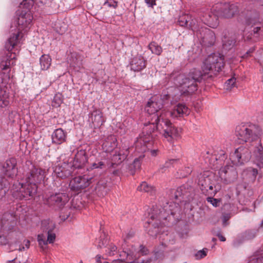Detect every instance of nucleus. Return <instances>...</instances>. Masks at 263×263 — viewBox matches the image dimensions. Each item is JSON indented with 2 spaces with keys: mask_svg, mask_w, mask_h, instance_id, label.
Segmentation results:
<instances>
[{
  "mask_svg": "<svg viewBox=\"0 0 263 263\" xmlns=\"http://www.w3.org/2000/svg\"><path fill=\"white\" fill-rule=\"evenodd\" d=\"M214 178L213 175L208 172L199 177L198 185L202 193L206 196H214L220 189Z\"/></svg>",
  "mask_w": 263,
  "mask_h": 263,
  "instance_id": "1a4fd4ad",
  "label": "nucleus"
},
{
  "mask_svg": "<svg viewBox=\"0 0 263 263\" xmlns=\"http://www.w3.org/2000/svg\"><path fill=\"white\" fill-rule=\"evenodd\" d=\"M146 61L141 55L134 57L130 62L131 70L134 71H140L146 67Z\"/></svg>",
  "mask_w": 263,
  "mask_h": 263,
  "instance_id": "b1692460",
  "label": "nucleus"
},
{
  "mask_svg": "<svg viewBox=\"0 0 263 263\" xmlns=\"http://www.w3.org/2000/svg\"><path fill=\"white\" fill-rule=\"evenodd\" d=\"M89 118L95 128L100 127L105 122L103 113L99 109H95L89 114Z\"/></svg>",
  "mask_w": 263,
  "mask_h": 263,
  "instance_id": "393cba45",
  "label": "nucleus"
},
{
  "mask_svg": "<svg viewBox=\"0 0 263 263\" xmlns=\"http://www.w3.org/2000/svg\"><path fill=\"white\" fill-rule=\"evenodd\" d=\"M154 119L155 121H161L160 122L161 130L163 138L170 143H173L174 141L180 137V131L171 122L166 118H164L163 114L158 116L155 115Z\"/></svg>",
  "mask_w": 263,
  "mask_h": 263,
  "instance_id": "0eeeda50",
  "label": "nucleus"
},
{
  "mask_svg": "<svg viewBox=\"0 0 263 263\" xmlns=\"http://www.w3.org/2000/svg\"><path fill=\"white\" fill-rule=\"evenodd\" d=\"M153 189V186L148 184L146 182H142V183L138 187L137 189L138 191L147 193L152 191Z\"/></svg>",
  "mask_w": 263,
  "mask_h": 263,
  "instance_id": "79ce46f5",
  "label": "nucleus"
},
{
  "mask_svg": "<svg viewBox=\"0 0 263 263\" xmlns=\"http://www.w3.org/2000/svg\"><path fill=\"white\" fill-rule=\"evenodd\" d=\"M23 7L26 9L21 11L18 14L17 24L18 30L16 32L12 34L8 38L5 43V48L8 51H11L15 47L21 44L22 36L21 34L22 31L28 28L32 22L33 16L29 11V8H27V4L25 6L21 5Z\"/></svg>",
  "mask_w": 263,
  "mask_h": 263,
  "instance_id": "39448f33",
  "label": "nucleus"
},
{
  "mask_svg": "<svg viewBox=\"0 0 263 263\" xmlns=\"http://www.w3.org/2000/svg\"><path fill=\"white\" fill-rule=\"evenodd\" d=\"M217 236L218 237L219 239L221 241H226V238L222 236L220 233H218Z\"/></svg>",
  "mask_w": 263,
  "mask_h": 263,
  "instance_id": "774afa93",
  "label": "nucleus"
},
{
  "mask_svg": "<svg viewBox=\"0 0 263 263\" xmlns=\"http://www.w3.org/2000/svg\"><path fill=\"white\" fill-rule=\"evenodd\" d=\"M163 107V102L161 101V99H156V98L152 97L147 103L146 106V110L149 114L153 115L152 118V120H154V117L155 115L160 116L162 114H163V117L165 118H166V114H164V112L166 111V110H162L161 111L160 114H156Z\"/></svg>",
  "mask_w": 263,
  "mask_h": 263,
  "instance_id": "f3484780",
  "label": "nucleus"
},
{
  "mask_svg": "<svg viewBox=\"0 0 263 263\" xmlns=\"http://www.w3.org/2000/svg\"><path fill=\"white\" fill-rule=\"evenodd\" d=\"M200 18L203 23L211 28H216L218 25V9L213 7L212 9L202 8L200 11Z\"/></svg>",
  "mask_w": 263,
  "mask_h": 263,
  "instance_id": "f8f14e48",
  "label": "nucleus"
},
{
  "mask_svg": "<svg viewBox=\"0 0 263 263\" xmlns=\"http://www.w3.org/2000/svg\"><path fill=\"white\" fill-rule=\"evenodd\" d=\"M231 216L230 214H224L222 216V224L223 226H227L228 223L227 221L230 218Z\"/></svg>",
  "mask_w": 263,
  "mask_h": 263,
  "instance_id": "864d4df0",
  "label": "nucleus"
},
{
  "mask_svg": "<svg viewBox=\"0 0 263 263\" xmlns=\"http://www.w3.org/2000/svg\"><path fill=\"white\" fill-rule=\"evenodd\" d=\"M182 172H180V177H185L191 173L192 172V168L191 167H185Z\"/></svg>",
  "mask_w": 263,
  "mask_h": 263,
  "instance_id": "3c124183",
  "label": "nucleus"
},
{
  "mask_svg": "<svg viewBox=\"0 0 263 263\" xmlns=\"http://www.w3.org/2000/svg\"><path fill=\"white\" fill-rule=\"evenodd\" d=\"M16 54L14 53L8 52L4 57L0 63V67L2 70L10 69L11 66L15 65Z\"/></svg>",
  "mask_w": 263,
  "mask_h": 263,
  "instance_id": "cd10ccee",
  "label": "nucleus"
},
{
  "mask_svg": "<svg viewBox=\"0 0 263 263\" xmlns=\"http://www.w3.org/2000/svg\"><path fill=\"white\" fill-rule=\"evenodd\" d=\"M219 175L225 183L230 184L234 182L237 178V172L233 165H226L219 171Z\"/></svg>",
  "mask_w": 263,
  "mask_h": 263,
  "instance_id": "dca6fc26",
  "label": "nucleus"
},
{
  "mask_svg": "<svg viewBox=\"0 0 263 263\" xmlns=\"http://www.w3.org/2000/svg\"><path fill=\"white\" fill-rule=\"evenodd\" d=\"M117 140L114 135H110L107 137L103 142L102 146L106 153H113L114 150L117 148Z\"/></svg>",
  "mask_w": 263,
  "mask_h": 263,
  "instance_id": "c85d7f7f",
  "label": "nucleus"
},
{
  "mask_svg": "<svg viewBox=\"0 0 263 263\" xmlns=\"http://www.w3.org/2000/svg\"><path fill=\"white\" fill-rule=\"evenodd\" d=\"M72 61L70 65L73 67H80L82 64V59L81 57L77 53H73L72 55Z\"/></svg>",
  "mask_w": 263,
  "mask_h": 263,
  "instance_id": "ea45409f",
  "label": "nucleus"
},
{
  "mask_svg": "<svg viewBox=\"0 0 263 263\" xmlns=\"http://www.w3.org/2000/svg\"><path fill=\"white\" fill-rule=\"evenodd\" d=\"M152 147L149 149V150H151L150 151V153H151V154L152 156H156L157 155V154H158V149H151ZM149 151V149H148ZM148 151V150H147L146 152Z\"/></svg>",
  "mask_w": 263,
  "mask_h": 263,
  "instance_id": "0e129e2a",
  "label": "nucleus"
},
{
  "mask_svg": "<svg viewBox=\"0 0 263 263\" xmlns=\"http://www.w3.org/2000/svg\"><path fill=\"white\" fill-rule=\"evenodd\" d=\"M224 57L219 53L209 55L203 63L202 71L194 68L191 70L188 76L197 83L206 76L212 78L216 75L224 66Z\"/></svg>",
  "mask_w": 263,
  "mask_h": 263,
  "instance_id": "f03ea898",
  "label": "nucleus"
},
{
  "mask_svg": "<svg viewBox=\"0 0 263 263\" xmlns=\"http://www.w3.org/2000/svg\"><path fill=\"white\" fill-rule=\"evenodd\" d=\"M7 184V180L4 177H0V190L6 187Z\"/></svg>",
  "mask_w": 263,
  "mask_h": 263,
  "instance_id": "5fc2aeb1",
  "label": "nucleus"
},
{
  "mask_svg": "<svg viewBox=\"0 0 263 263\" xmlns=\"http://www.w3.org/2000/svg\"><path fill=\"white\" fill-rule=\"evenodd\" d=\"M144 156H140L139 158H136L133 163V167L135 170H139L141 167V160Z\"/></svg>",
  "mask_w": 263,
  "mask_h": 263,
  "instance_id": "49530a36",
  "label": "nucleus"
},
{
  "mask_svg": "<svg viewBox=\"0 0 263 263\" xmlns=\"http://www.w3.org/2000/svg\"><path fill=\"white\" fill-rule=\"evenodd\" d=\"M193 20H196L192 18L191 15L188 14H183L179 16L178 22L180 26L182 27L189 26L191 29L190 24Z\"/></svg>",
  "mask_w": 263,
  "mask_h": 263,
  "instance_id": "473e14b6",
  "label": "nucleus"
},
{
  "mask_svg": "<svg viewBox=\"0 0 263 263\" xmlns=\"http://www.w3.org/2000/svg\"><path fill=\"white\" fill-rule=\"evenodd\" d=\"M96 191L100 196H103L105 195L108 191L106 181L105 180H100L97 184Z\"/></svg>",
  "mask_w": 263,
  "mask_h": 263,
  "instance_id": "7c9ffc66",
  "label": "nucleus"
},
{
  "mask_svg": "<svg viewBox=\"0 0 263 263\" xmlns=\"http://www.w3.org/2000/svg\"><path fill=\"white\" fill-rule=\"evenodd\" d=\"M41 69L47 70L50 66L51 58L48 54H43L40 59Z\"/></svg>",
  "mask_w": 263,
  "mask_h": 263,
  "instance_id": "2f4dec72",
  "label": "nucleus"
},
{
  "mask_svg": "<svg viewBox=\"0 0 263 263\" xmlns=\"http://www.w3.org/2000/svg\"><path fill=\"white\" fill-rule=\"evenodd\" d=\"M156 98V99H161V101L163 102V103H164L165 101L167 100L170 98V96L168 94H164L161 95L159 98V97H154Z\"/></svg>",
  "mask_w": 263,
  "mask_h": 263,
  "instance_id": "13d9d810",
  "label": "nucleus"
},
{
  "mask_svg": "<svg viewBox=\"0 0 263 263\" xmlns=\"http://www.w3.org/2000/svg\"><path fill=\"white\" fill-rule=\"evenodd\" d=\"M218 9V14L219 16L226 18H231L238 12V8L235 4H224L216 6Z\"/></svg>",
  "mask_w": 263,
  "mask_h": 263,
  "instance_id": "a211bd4d",
  "label": "nucleus"
},
{
  "mask_svg": "<svg viewBox=\"0 0 263 263\" xmlns=\"http://www.w3.org/2000/svg\"><path fill=\"white\" fill-rule=\"evenodd\" d=\"M34 1H35L39 5H44L48 3L49 0H34Z\"/></svg>",
  "mask_w": 263,
  "mask_h": 263,
  "instance_id": "e2e57ef3",
  "label": "nucleus"
},
{
  "mask_svg": "<svg viewBox=\"0 0 263 263\" xmlns=\"http://www.w3.org/2000/svg\"><path fill=\"white\" fill-rule=\"evenodd\" d=\"M256 235V232L254 230H249L245 231L243 234L239 236L242 240H249L254 238Z\"/></svg>",
  "mask_w": 263,
  "mask_h": 263,
  "instance_id": "58836bf2",
  "label": "nucleus"
},
{
  "mask_svg": "<svg viewBox=\"0 0 263 263\" xmlns=\"http://www.w3.org/2000/svg\"><path fill=\"white\" fill-rule=\"evenodd\" d=\"M104 5H107L109 7L116 8L118 6V2L116 0H106Z\"/></svg>",
  "mask_w": 263,
  "mask_h": 263,
  "instance_id": "09e8293b",
  "label": "nucleus"
},
{
  "mask_svg": "<svg viewBox=\"0 0 263 263\" xmlns=\"http://www.w3.org/2000/svg\"><path fill=\"white\" fill-rule=\"evenodd\" d=\"M148 48L152 53L157 55H160L163 50L162 48L155 42H152L149 44Z\"/></svg>",
  "mask_w": 263,
  "mask_h": 263,
  "instance_id": "4c0bfd02",
  "label": "nucleus"
},
{
  "mask_svg": "<svg viewBox=\"0 0 263 263\" xmlns=\"http://www.w3.org/2000/svg\"><path fill=\"white\" fill-rule=\"evenodd\" d=\"M98 247L100 248L106 247L108 243V239L106 238L105 234L100 236V238L98 240Z\"/></svg>",
  "mask_w": 263,
  "mask_h": 263,
  "instance_id": "a18cd8bd",
  "label": "nucleus"
},
{
  "mask_svg": "<svg viewBox=\"0 0 263 263\" xmlns=\"http://www.w3.org/2000/svg\"><path fill=\"white\" fill-rule=\"evenodd\" d=\"M96 262H97V263H109L106 261H101V257L99 255H97L96 256Z\"/></svg>",
  "mask_w": 263,
  "mask_h": 263,
  "instance_id": "69168bd1",
  "label": "nucleus"
},
{
  "mask_svg": "<svg viewBox=\"0 0 263 263\" xmlns=\"http://www.w3.org/2000/svg\"><path fill=\"white\" fill-rule=\"evenodd\" d=\"M28 172L25 182L13 184L11 192L13 197L20 200H29L33 198L37 192V183H40L46 177V171L34 166L30 161L26 162Z\"/></svg>",
  "mask_w": 263,
  "mask_h": 263,
  "instance_id": "f257e3e1",
  "label": "nucleus"
},
{
  "mask_svg": "<svg viewBox=\"0 0 263 263\" xmlns=\"http://www.w3.org/2000/svg\"><path fill=\"white\" fill-rule=\"evenodd\" d=\"M9 103L8 93L0 87V106L4 107L7 106Z\"/></svg>",
  "mask_w": 263,
  "mask_h": 263,
  "instance_id": "c9c22d12",
  "label": "nucleus"
},
{
  "mask_svg": "<svg viewBox=\"0 0 263 263\" xmlns=\"http://www.w3.org/2000/svg\"><path fill=\"white\" fill-rule=\"evenodd\" d=\"M160 122L161 121L155 120L144 124L143 132L140 134L135 142L136 150L139 153H145L152 147L153 140L157 136V131H161Z\"/></svg>",
  "mask_w": 263,
  "mask_h": 263,
  "instance_id": "7ed1b4c3",
  "label": "nucleus"
},
{
  "mask_svg": "<svg viewBox=\"0 0 263 263\" xmlns=\"http://www.w3.org/2000/svg\"><path fill=\"white\" fill-rule=\"evenodd\" d=\"M222 42L223 47L226 50H229L231 49L235 45V44L236 43V41L235 39L227 37H224Z\"/></svg>",
  "mask_w": 263,
  "mask_h": 263,
  "instance_id": "a19ab883",
  "label": "nucleus"
},
{
  "mask_svg": "<svg viewBox=\"0 0 263 263\" xmlns=\"http://www.w3.org/2000/svg\"><path fill=\"white\" fill-rule=\"evenodd\" d=\"M104 165V163L102 161H100V162H98V163H93L92 164V167L93 168H103V166Z\"/></svg>",
  "mask_w": 263,
  "mask_h": 263,
  "instance_id": "bf43d9fd",
  "label": "nucleus"
},
{
  "mask_svg": "<svg viewBox=\"0 0 263 263\" xmlns=\"http://www.w3.org/2000/svg\"><path fill=\"white\" fill-rule=\"evenodd\" d=\"M255 50V48L254 47L250 48V49L246 53V54L243 55V57L246 58L248 56H250V53H253Z\"/></svg>",
  "mask_w": 263,
  "mask_h": 263,
  "instance_id": "680f3d73",
  "label": "nucleus"
},
{
  "mask_svg": "<svg viewBox=\"0 0 263 263\" xmlns=\"http://www.w3.org/2000/svg\"><path fill=\"white\" fill-rule=\"evenodd\" d=\"M194 190L188 184H184L178 187L175 192V198L179 202H189L194 196Z\"/></svg>",
  "mask_w": 263,
  "mask_h": 263,
  "instance_id": "4468645a",
  "label": "nucleus"
},
{
  "mask_svg": "<svg viewBox=\"0 0 263 263\" xmlns=\"http://www.w3.org/2000/svg\"><path fill=\"white\" fill-rule=\"evenodd\" d=\"M206 200L208 202L212 204L214 207L219 206L220 205V202H221V199L214 198L212 196L208 197L206 198Z\"/></svg>",
  "mask_w": 263,
  "mask_h": 263,
  "instance_id": "de8ad7c7",
  "label": "nucleus"
},
{
  "mask_svg": "<svg viewBox=\"0 0 263 263\" xmlns=\"http://www.w3.org/2000/svg\"><path fill=\"white\" fill-rule=\"evenodd\" d=\"M248 263H263V250L256 252L250 257Z\"/></svg>",
  "mask_w": 263,
  "mask_h": 263,
  "instance_id": "e433bc0d",
  "label": "nucleus"
},
{
  "mask_svg": "<svg viewBox=\"0 0 263 263\" xmlns=\"http://www.w3.org/2000/svg\"><path fill=\"white\" fill-rule=\"evenodd\" d=\"M191 29L194 31L197 37L200 40V43L205 46L213 45L216 40L215 33L210 29L200 25L196 20H193L190 24Z\"/></svg>",
  "mask_w": 263,
  "mask_h": 263,
  "instance_id": "6e6552de",
  "label": "nucleus"
},
{
  "mask_svg": "<svg viewBox=\"0 0 263 263\" xmlns=\"http://www.w3.org/2000/svg\"><path fill=\"white\" fill-rule=\"evenodd\" d=\"M108 249L109 250L108 254L109 256L114 255L115 252L116 251L117 248L114 245L111 244L109 245Z\"/></svg>",
  "mask_w": 263,
  "mask_h": 263,
  "instance_id": "603ef678",
  "label": "nucleus"
},
{
  "mask_svg": "<svg viewBox=\"0 0 263 263\" xmlns=\"http://www.w3.org/2000/svg\"><path fill=\"white\" fill-rule=\"evenodd\" d=\"M87 162V157L85 150L80 149L75 155L72 166L76 168L83 167Z\"/></svg>",
  "mask_w": 263,
  "mask_h": 263,
  "instance_id": "a878e982",
  "label": "nucleus"
},
{
  "mask_svg": "<svg viewBox=\"0 0 263 263\" xmlns=\"http://www.w3.org/2000/svg\"><path fill=\"white\" fill-rule=\"evenodd\" d=\"M52 142L55 144H61L66 139V133L61 128L55 129L52 134Z\"/></svg>",
  "mask_w": 263,
  "mask_h": 263,
  "instance_id": "c756f323",
  "label": "nucleus"
},
{
  "mask_svg": "<svg viewBox=\"0 0 263 263\" xmlns=\"http://www.w3.org/2000/svg\"><path fill=\"white\" fill-rule=\"evenodd\" d=\"M236 78L235 77H232L231 78L228 80L224 84L225 88L227 90H231L232 88L235 86Z\"/></svg>",
  "mask_w": 263,
  "mask_h": 263,
  "instance_id": "c03bdc74",
  "label": "nucleus"
},
{
  "mask_svg": "<svg viewBox=\"0 0 263 263\" xmlns=\"http://www.w3.org/2000/svg\"><path fill=\"white\" fill-rule=\"evenodd\" d=\"M176 81L182 94H191L197 90V83L188 75L179 74Z\"/></svg>",
  "mask_w": 263,
  "mask_h": 263,
  "instance_id": "9b49d317",
  "label": "nucleus"
},
{
  "mask_svg": "<svg viewBox=\"0 0 263 263\" xmlns=\"http://www.w3.org/2000/svg\"><path fill=\"white\" fill-rule=\"evenodd\" d=\"M139 252L142 255H147L149 251L147 248H146L145 247H144L143 245H141L140 246Z\"/></svg>",
  "mask_w": 263,
  "mask_h": 263,
  "instance_id": "6e6d98bb",
  "label": "nucleus"
},
{
  "mask_svg": "<svg viewBox=\"0 0 263 263\" xmlns=\"http://www.w3.org/2000/svg\"><path fill=\"white\" fill-rule=\"evenodd\" d=\"M69 200L68 196L64 193H56L51 195L46 201L50 206H56L59 208L63 206Z\"/></svg>",
  "mask_w": 263,
  "mask_h": 263,
  "instance_id": "412c9836",
  "label": "nucleus"
},
{
  "mask_svg": "<svg viewBox=\"0 0 263 263\" xmlns=\"http://www.w3.org/2000/svg\"><path fill=\"white\" fill-rule=\"evenodd\" d=\"M178 209V204L173 202L166 203L165 205L160 209L154 208L151 213H149L150 218L147 221V224L149 227L152 226L154 230H152L149 228L147 230L148 234L152 236H156L159 232L158 227L162 225L161 220H166L169 215H174Z\"/></svg>",
  "mask_w": 263,
  "mask_h": 263,
  "instance_id": "20e7f679",
  "label": "nucleus"
},
{
  "mask_svg": "<svg viewBox=\"0 0 263 263\" xmlns=\"http://www.w3.org/2000/svg\"><path fill=\"white\" fill-rule=\"evenodd\" d=\"M9 79V74L7 73L5 75V78H2V80L0 81V84L3 83L4 81H6Z\"/></svg>",
  "mask_w": 263,
  "mask_h": 263,
  "instance_id": "338daca9",
  "label": "nucleus"
},
{
  "mask_svg": "<svg viewBox=\"0 0 263 263\" xmlns=\"http://www.w3.org/2000/svg\"><path fill=\"white\" fill-rule=\"evenodd\" d=\"M261 134L260 128L253 124H241L236 126L235 135L240 143L257 140Z\"/></svg>",
  "mask_w": 263,
  "mask_h": 263,
  "instance_id": "423d86ee",
  "label": "nucleus"
},
{
  "mask_svg": "<svg viewBox=\"0 0 263 263\" xmlns=\"http://www.w3.org/2000/svg\"><path fill=\"white\" fill-rule=\"evenodd\" d=\"M92 176L88 174L74 177L70 182V189L73 191L80 192L87 187L92 183Z\"/></svg>",
  "mask_w": 263,
  "mask_h": 263,
  "instance_id": "ddd939ff",
  "label": "nucleus"
},
{
  "mask_svg": "<svg viewBox=\"0 0 263 263\" xmlns=\"http://www.w3.org/2000/svg\"><path fill=\"white\" fill-rule=\"evenodd\" d=\"M16 160L11 158L7 160L2 165V171L4 175L9 178H13L17 173Z\"/></svg>",
  "mask_w": 263,
  "mask_h": 263,
  "instance_id": "aec40b11",
  "label": "nucleus"
},
{
  "mask_svg": "<svg viewBox=\"0 0 263 263\" xmlns=\"http://www.w3.org/2000/svg\"><path fill=\"white\" fill-rule=\"evenodd\" d=\"M145 2L149 7L153 8L156 5V0H145Z\"/></svg>",
  "mask_w": 263,
  "mask_h": 263,
  "instance_id": "052dcab7",
  "label": "nucleus"
},
{
  "mask_svg": "<svg viewBox=\"0 0 263 263\" xmlns=\"http://www.w3.org/2000/svg\"><path fill=\"white\" fill-rule=\"evenodd\" d=\"M165 247L166 245L164 243H162L155 249L154 255L156 259H161L164 258Z\"/></svg>",
  "mask_w": 263,
  "mask_h": 263,
  "instance_id": "72a5a7b5",
  "label": "nucleus"
},
{
  "mask_svg": "<svg viewBox=\"0 0 263 263\" xmlns=\"http://www.w3.org/2000/svg\"><path fill=\"white\" fill-rule=\"evenodd\" d=\"M34 3V0H23V1L21 3V5H24L25 6L27 4L28 6H27V8H29L33 5Z\"/></svg>",
  "mask_w": 263,
  "mask_h": 263,
  "instance_id": "4d7b16f0",
  "label": "nucleus"
},
{
  "mask_svg": "<svg viewBox=\"0 0 263 263\" xmlns=\"http://www.w3.org/2000/svg\"><path fill=\"white\" fill-rule=\"evenodd\" d=\"M179 162V159H171L165 161V163L161 165L159 168V172L162 173H165L167 169L173 167L175 164Z\"/></svg>",
  "mask_w": 263,
  "mask_h": 263,
  "instance_id": "f704fd0d",
  "label": "nucleus"
},
{
  "mask_svg": "<svg viewBox=\"0 0 263 263\" xmlns=\"http://www.w3.org/2000/svg\"><path fill=\"white\" fill-rule=\"evenodd\" d=\"M72 165L70 164L63 163L61 165L57 166L54 172L57 177L61 178H66L71 175L72 173Z\"/></svg>",
  "mask_w": 263,
  "mask_h": 263,
  "instance_id": "5701e85b",
  "label": "nucleus"
},
{
  "mask_svg": "<svg viewBox=\"0 0 263 263\" xmlns=\"http://www.w3.org/2000/svg\"><path fill=\"white\" fill-rule=\"evenodd\" d=\"M41 226L44 233L37 235V241L39 246L43 248L48 243H52L54 241L55 234L53 231L55 224L52 221L44 220L42 221Z\"/></svg>",
  "mask_w": 263,
  "mask_h": 263,
  "instance_id": "9d476101",
  "label": "nucleus"
},
{
  "mask_svg": "<svg viewBox=\"0 0 263 263\" xmlns=\"http://www.w3.org/2000/svg\"><path fill=\"white\" fill-rule=\"evenodd\" d=\"M208 249H203L202 250L199 251L196 254V257L197 259H201L203 258L206 255V252H207Z\"/></svg>",
  "mask_w": 263,
  "mask_h": 263,
  "instance_id": "8fccbe9b",
  "label": "nucleus"
},
{
  "mask_svg": "<svg viewBox=\"0 0 263 263\" xmlns=\"http://www.w3.org/2000/svg\"><path fill=\"white\" fill-rule=\"evenodd\" d=\"M259 17L257 13H255L254 16H250L246 19V24L247 27H250L251 34L254 40L258 39L260 34V26L259 22Z\"/></svg>",
  "mask_w": 263,
  "mask_h": 263,
  "instance_id": "6ab92c4d",
  "label": "nucleus"
},
{
  "mask_svg": "<svg viewBox=\"0 0 263 263\" xmlns=\"http://www.w3.org/2000/svg\"><path fill=\"white\" fill-rule=\"evenodd\" d=\"M250 158V152L249 149L243 146L236 148L234 153L231 154L230 159L234 165H239L248 161Z\"/></svg>",
  "mask_w": 263,
  "mask_h": 263,
  "instance_id": "2eb2a0df",
  "label": "nucleus"
},
{
  "mask_svg": "<svg viewBox=\"0 0 263 263\" xmlns=\"http://www.w3.org/2000/svg\"><path fill=\"white\" fill-rule=\"evenodd\" d=\"M190 113V110L184 104L179 103L171 112L164 111L166 114V117L170 116L173 118L183 117L188 116Z\"/></svg>",
  "mask_w": 263,
  "mask_h": 263,
  "instance_id": "4be33fe9",
  "label": "nucleus"
},
{
  "mask_svg": "<svg viewBox=\"0 0 263 263\" xmlns=\"http://www.w3.org/2000/svg\"><path fill=\"white\" fill-rule=\"evenodd\" d=\"M62 102L63 99L61 94H56L53 99L52 105L54 107H58L60 106Z\"/></svg>",
  "mask_w": 263,
  "mask_h": 263,
  "instance_id": "37998d69",
  "label": "nucleus"
},
{
  "mask_svg": "<svg viewBox=\"0 0 263 263\" xmlns=\"http://www.w3.org/2000/svg\"><path fill=\"white\" fill-rule=\"evenodd\" d=\"M111 160L112 163L118 164L124 161L128 156L129 154L128 149L127 148H123L119 150L117 148L115 152L113 151L112 153Z\"/></svg>",
  "mask_w": 263,
  "mask_h": 263,
  "instance_id": "bb28decb",
  "label": "nucleus"
}]
</instances>
